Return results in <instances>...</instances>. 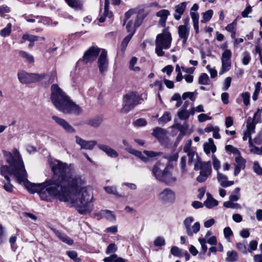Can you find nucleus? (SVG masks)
<instances>
[{"mask_svg":"<svg viewBox=\"0 0 262 262\" xmlns=\"http://www.w3.org/2000/svg\"><path fill=\"white\" fill-rule=\"evenodd\" d=\"M194 169L200 170V174L196 178V181L199 183L205 182L212 173L210 161L203 162L198 160L195 163Z\"/></svg>","mask_w":262,"mask_h":262,"instance_id":"obj_6","label":"nucleus"},{"mask_svg":"<svg viewBox=\"0 0 262 262\" xmlns=\"http://www.w3.org/2000/svg\"><path fill=\"white\" fill-rule=\"evenodd\" d=\"M236 20H234L232 23L228 24L226 26V30L229 32H231L235 31V27L236 26Z\"/></svg>","mask_w":262,"mask_h":262,"instance_id":"obj_62","label":"nucleus"},{"mask_svg":"<svg viewBox=\"0 0 262 262\" xmlns=\"http://www.w3.org/2000/svg\"><path fill=\"white\" fill-rule=\"evenodd\" d=\"M237 253L235 251H229L227 253L226 261L228 262H234L237 259Z\"/></svg>","mask_w":262,"mask_h":262,"instance_id":"obj_32","label":"nucleus"},{"mask_svg":"<svg viewBox=\"0 0 262 262\" xmlns=\"http://www.w3.org/2000/svg\"><path fill=\"white\" fill-rule=\"evenodd\" d=\"M188 157V163H192L193 161L194 158L195 156L198 158V160H201L200 158H199L198 155L194 151H190L186 152Z\"/></svg>","mask_w":262,"mask_h":262,"instance_id":"obj_51","label":"nucleus"},{"mask_svg":"<svg viewBox=\"0 0 262 262\" xmlns=\"http://www.w3.org/2000/svg\"><path fill=\"white\" fill-rule=\"evenodd\" d=\"M147 15V13H139L137 15L135 21V27H139L141 25L143 19L146 17Z\"/></svg>","mask_w":262,"mask_h":262,"instance_id":"obj_37","label":"nucleus"},{"mask_svg":"<svg viewBox=\"0 0 262 262\" xmlns=\"http://www.w3.org/2000/svg\"><path fill=\"white\" fill-rule=\"evenodd\" d=\"M158 199L163 204H172L176 199L175 192L169 188H165L158 194Z\"/></svg>","mask_w":262,"mask_h":262,"instance_id":"obj_9","label":"nucleus"},{"mask_svg":"<svg viewBox=\"0 0 262 262\" xmlns=\"http://www.w3.org/2000/svg\"><path fill=\"white\" fill-rule=\"evenodd\" d=\"M166 134L165 130L160 127H156L152 132V135L156 138L160 139L163 138Z\"/></svg>","mask_w":262,"mask_h":262,"instance_id":"obj_29","label":"nucleus"},{"mask_svg":"<svg viewBox=\"0 0 262 262\" xmlns=\"http://www.w3.org/2000/svg\"><path fill=\"white\" fill-rule=\"evenodd\" d=\"M198 120L200 122H203L208 120L211 119V117L208 116L205 114H201L198 117Z\"/></svg>","mask_w":262,"mask_h":262,"instance_id":"obj_64","label":"nucleus"},{"mask_svg":"<svg viewBox=\"0 0 262 262\" xmlns=\"http://www.w3.org/2000/svg\"><path fill=\"white\" fill-rule=\"evenodd\" d=\"M178 116L181 120H186L188 119L190 113L187 110L180 109L178 112Z\"/></svg>","mask_w":262,"mask_h":262,"instance_id":"obj_39","label":"nucleus"},{"mask_svg":"<svg viewBox=\"0 0 262 262\" xmlns=\"http://www.w3.org/2000/svg\"><path fill=\"white\" fill-rule=\"evenodd\" d=\"M75 139L76 144L80 146L81 149L92 150L95 145H98L95 140L86 141L78 136H75Z\"/></svg>","mask_w":262,"mask_h":262,"instance_id":"obj_13","label":"nucleus"},{"mask_svg":"<svg viewBox=\"0 0 262 262\" xmlns=\"http://www.w3.org/2000/svg\"><path fill=\"white\" fill-rule=\"evenodd\" d=\"M191 144H192V141L191 140H188L185 143V145H184V151L185 152H189V151H192L191 149Z\"/></svg>","mask_w":262,"mask_h":262,"instance_id":"obj_63","label":"nucleus"},{"mask_svg":"<svg viewBox=\"0 0 262 262\" xmlns=\"http://www.w3.org/2000/svg\"><path fill=\"white\" fill-rule=\"evenodd\" d=\"M104 189L106 191V193L108 194H112L117 196L118 197H122L123 196L121 194H119L117 190V187L114 186H108L104 187Z\"/></svg>","mask_w":262,"mask_h":262,"instance_id":"obj_31","label":"nucleus"},{"mask_svg":"<svg viewBox=\"0 0 262 262\" xmlns=\"http://www.w3.org/2000/svg\"><path fill=\"white\" fill-rule=\"evenodd\" d=\"M52 118L67 132L73 133L75 132V129L64 119L56 116H53Z\"/></svg>","mask_w":262,"mask_h":262,"instance_id":"obj_14","label":"nucleus"},{"mask_svg":"<svg viewBox=\"0 0 262 262\" xmlns=\"http://www.w3.org/2000/svg\"><path fill=\"white\" fill-rule=\"evenodd\" d=\"M222 67L219 72L220 75H222L224 73L229 71L231 67V61H224L221 60Z\"/></svg>","mask_w":262,"mask_h":262,"instance_id":"obj_27","label":"nucleus"},{"mask_svg":"<svg viewBox=\"0 0 262 262\" xmlns=\"http://www.w3.org/2000/svg\"><path fill=\"white\" fill-rule=\"evenodd\" d=\"M101 216L109 221L114 222L115 221V215L113 212L108 210H103L100 212Z\"/></svg>","mask_w":262,"mask_h":262,"instance_id":"obj_25","label":"nucleus"},{"mask_svg":"<svg viewBox=\"0 0 262 262\" xmlns=\"http://www.w3.org/2000/svg\"><path fill=\"white\" fill-rule=\"evenodd\" d=\"M67 255L76 262H79L80 259L77 257V253L74 251H68Z\"/></svg>","mask_w":262,"mask_h":262,"instance_id":"obj_54","label":"nucleus"},{"mask_svg":"<svg viewBox=\"0 0 262 262\" xmlns=\"http://www.w3.org/2000/svg\"><path fill=\"white\" fill-rule=\"evenodd\" d=\"M257 123L254 118H252L249 117L247 120V133L251 134L255 132V124Z\"/></svg>","mask_w":262,"mask_h":262,"instance_id":"obj_23","label":"nucleus"},{"mask_svg":"<svg viewBox=\"0 0 262 262\" xmlns=\"http://www.w3.org/2000/svg\"><path fill=\"white\" fill-rule=\"evenodd\" d=\"M3 154L9 165L2 166L0 167V173L7 181L3 186L4 189L8 192H11L13 190L14 186L10 183L9 175L13 176L17 182L21 183L26 180L27 173L17 149H14L13 154L6 150L3 151Z\"/></svg>","mask_w":262,"mask_h":262,"instance_id":"obj_2","label":"nucleus"},{"mask_svg":"<svg viewBox=\"0 0 262 262\" xmlns=\"http://www.w3.org/2000/svg\"><path fill=\"white\" fill-rule=\"evenodd\" d=\"M239 191L240 188L238 187L236 188L232 193V194L229 196V200L236 202L238 201L239 199Z\"/></svg>","mask_w":262,"mask_h":262,"instance_id":"obj_41","label":"nucleus"},{"mask_svg":"<svg viewBox=\"0 0 262 262\" xmlns=\"http://www.w3.org/2000/svg\"><path fill=\"white\" fill-rule=\"evenodd\" d=\"M45 76L46 75L45 73L40 74L36 73H28L24 71L18 72L17 73L19 81L24 84L36 82L39 80L43 79Z\"/></svg>","mask_w":262,"mask_h":262,"instance_id":"obj_7","label":"nucleus"},{"mask_svg":"<svg viewBox=\"0 0 262 262\" xmlns=\"http://www.w3.org/2000/svg\"><path fill=\"white\" fill-rule=\"evenodd\" d=\"M174 127L180 130V135H183V136H185L187 128H188V124L186 123H185L183 125H181L180 124H176L174 125Z\"/></svg>","mask_w":262,"mask_h":262,"instance_id":"obj_43","label":"nucleus"},{"mask_svg":"<svg viewBox=\"0 0 262 262\" xmlns=\"http://www.w3.org/2000/svg\"><path fill=\"white\" fill-rule=\"evenodd\" d=\"M68 5L72 8L79 10L82 8V4L79 0H65Z\"/></svg>","mask_w":262,"mask_h":262,"instance_id":"obj_26","label":"nucleus"},{"mask_svg":"<svg viewBox=\"0 0 262 262\" xmlns=\"http://www.w3.org/2000/svg\"><path fill=\"white\" fill-rule=\"evenodd\" d=\"M257 242L256 241H251L249 244V248L248 251L250 253H252L253 251L255 250L257 247Z\"/></svg>","mask_w":262,"mask_h":262,"instance_id":"obj_53","label":"nucleus"},{"mask_svg":"<svg viewBox=\"0 0 262 262\" xmlns=\"http://www.w3.org/2000/svg\"><path fill=\"white\" fill-rule=\"evenodd\" d=\"M132 37V35H128L127 36H126L125 37V38L123 40V41L121 43V50L124 51L128 43L131 39Z\"/></svg>","mask_w":262,"mask_h":262,"instance_id":"obj_52","label":"nucleus"},{"mask_svg":"<svg viewBox=\"0 0 262 262\" xmlns=\"http://www.w3.org/2000/svg\"><path fill=\"white\" fill-rule=\"evenodd\" d=\"M101 51V49L96 46L90 47L84 53L83 61L88 63L96 60Z\"/></svg>","mask_w":262,"mask_h":262,"instance_id":"obj_11","label":"nucleus"},{"mask_svg":"<svg viewBox=\"0 0 262 262\" xmlns=\"http://www.w3.org/2000/svg\"><path fill=\"white\" fill-rule=\"evenodd\" d=\"M50 165L52 177L42 183H32L26 179L23 182L28 190L31 193H38L42 200L51 201L56 199L69 202L79 213H90L93 209L92 189L83 186L85 179L75 172L74 165L56 159L51 160Z\"/></svg>","mask_w":262,"mask_h":262,"instance_id":"obj_1","label":"nucleus"},{"mask_svg":"<svg viewBox=\"0 0 262 262\" xmlns=\"http://www.w3.org/2000/svg\"><path fill=\"white\" fill-rule=\"evenodd\" d=\"M11 24H8L7 26L0 31V35L2 37H6L8 36L11 32Z\"/></svg>","mask_w":262,"mask_h":262,"instance_id":"obj_45","label":"nucleus"},{"mask_svg":"<svg viewBox=\"0 0 262 262\" xmlns=\"http://www.w3.org/2000/svg\"><path fill=\"white\" fill-rule=\"evenodd\" d=\"M186 159L185 157H183L181 159L180 162V167L183 173H185L187 171V169L186 168Z\"/></svg>","mask_w":262,"mask_h":262,"instance_id":"obj_58","label":"nucleus"},{"mask_svg":"<svg viewBox=\"0 0 262 262\" xmlns=\"http://www.w3.org/2000/svg\"><path fill=\"white\" fill-rule=\"evenodd\" d=\"M147 124L146 120L144 118H139L133 122V125L135 127H141L146 126Z\"/></svg>","mask_w":262,"mask_h":262,"instance_id":"obj_44","label":"nucleus"},{"mask_svg":"<svg viewBox=\"0 0 262 262\" xmlns=\"http://www.w3.org/2000/svg\"><path fill=\"white\" fill-rule=\"evenodd\" d=\"M213 11L212 10H209L203 14V19L201 20L202 23H205L209 21L212 17Z\"/></svg>","mask_w":262,"mask_h":262,"instance_id":"obj_36","label":"nucleus"},{"mask_svg":"<svg viewBox=\"0 0 262 262\" xmlns=\"http://www.w3.org/2000/svg\"><path fill=\"white\" fill-rule=\"evenodd\" d=\"M217 179L220 182V185L223 187H227L234 184L233 181H228L227 177L220 172H217Z\"/></svg>","mask_w":262,"mask_h":262,"instance_id":"obj_19","label":"nucleus"},{"mask_svg":"<svg viewBox=\"0 0 262 262\" xmlns=\"http://www.w3.org/2000/svg\"><path fill=\"white\" fill-rule=\"evenodd\" d=\"M216 149V146L214 144L213 140L211 138L209 139L208 143H206L204 145V150L207 155L210 154L211 151L213 154L214 153Z\"/></svg>","mask_w":262,"mask_h":262,"instance_id":"obj_21","label":"nucleus"},{"mask_svg":"<svg viewBox=\"0 0 262 262\" xmlns=\"http://www.w3.org/2000/svg\"><path fill=\"white\" fill-rule=\"evenodd\" d=\"M249 146L251 147L250 151L254 154L261 155L262 152L260 151L259 148L253 145L251 141V138H250Z\"/></svg>","mask_w":262,"mask_h":262,"instance_id":"obj_47","label":"nucleus"},{"mask_svg":"<svg viewBox=\"0 0 262 262\" xmlns=\"http://www.w3.org/2000/svg\"><path fill=\"white\" fill-rule=\"evenodd\" d=\"M171 120V117L169 112H165L162 116L160 117L158 120L159 124H164L166 122L169 121Z\"/></svg>","mask_w":262,"mask_h":262,"instance_id":"obj_35","label":"nucleus"},{"mask_svg":"<svg viewBox=\"0 0 262 262\" xmlns=\"http://www.w3.org/2000/svg\"><path fill=\"white\" fill-rule=\"evenodd\" d=\"M154 244L156 247L163 246L165 245V241L162 236L157 237L154 242Z\"/></svg>","mask_w":262,"mask_h":262,"instance_id":"obj_48","label":"nucleus"},{"mask_svg":"<svg viewBox=\"0 0 262 262\" xmlns=\"http://www.w3.org/2000/svg\"><path fill=\"white\" fill-rule=\"evenodd\" d=\"M231 80L232 79L230 77H228L225 79L222 88L223 91H226L229 88L231 85Z\"/></svg>","mask_w":262,"mask_h":262,"instance_id":"obj_56","label":"nucleus"},{"mask_svg":"<svg viewBox=\"0 0 262 262\" xmlns=\"http://www.w3.org/2000/svg\"><path fill=\"white\" fill-rule=\"evenodd\" d=\"M236 247L237 249L243 254H247L248 250L247 249V241H244L242 242L237 243Z\"/></svg>","mask_w":262,"mask_h":262,"instance_id":"obj_33","label":"nucleus"},{"mask_svg":"<svg viewBox=\"0 0 262 262\" xmlns=\"http://www.w3.org/2000/svg\"><path fill=\"white\" fill-rule=\"evenodd\" d=\"M38 39V36L27 33L23 35L22 40L20 42V43H23L25 41H28L30 42L29 48H31L33 46L34 42L37 41Z\"/></svg>","mask_w":262,"mask_h":262,"instance_id":"obj_20","label":"nucleus"},{"mask_svg":"<svg viewBox=\"0 0 262 262\" xmlns=\"http://www.w3.org/2000/svg\"><path fill=\"white\" fill-rule=\"evenodd\" d=\"M187 4V2H183L174 7L173 18L174 19L179 20L181 18L182 16L185 11Z\"/></svg>","mask_w":262,"mask_h":262,"instance_id":"obj_15","label":"nucleus"},{"mask_svg":"<svg viewBox=\"0 0 262 262\" xmlns=\"http://www.w3.org/2000/svg\"><path fill=\"white\" fill-rule=\"evenodd\" d=\"M169 160L163 158L157 161L153 166L152 174L155 179L168 185H171L177 181V178L172 174L169 169Z\"/></svg>","mask_w":262,"mask_h":262,"instance_id":"obj_4","label":"nucleus"},{"mask_svg":"<svg viewBox=\"0 0 262 262\" xmlns=\"http://www.w3.org/2000/svg\"><path fill=\"white\" fill-rule=\"evenodd\" d=\"M253 170L257 174H262V168L257 162H255L253 165Z\"/></svg>","mask_w":262,"mask_h":262,"instance_id":"obj_60","label":"nucleus"},{"mask_svg":"<svg viewBox=\"0 0 262 262\" xmlns=\"http://www.w3.org/2000/svg\"><path fill=\"white\" fill-rule=\"evenodd\" d=\"M97 147L108 156L112 158H117L118 156V152L112 148L105 144H98Z\"/></svg>","mask_w":262,"mask_h":262,"instance_id":"obj_18","label":"nucleus"},{"mask_svg":"<svg viewBox=\"0 0 262 262\" xmlns=\"http://www.w3.org/2000/svg\"><path fill=\"white\" fill-rule=\"evenodd\" d=\"M170 15L169 11L167 9H162L158 11L156 13V16L160 18L158 21L159 25L162 27H165L166 20Z\"/></svg>","mask_w":262,"mask_h":262,"instance_id":"obj_16","label":"nucleus"},{"mask_svg":"<svg viewBox=\"0 0 262 262\" xmlns=\"http://www.w3.org/2000/svg\"><path fill=\"white\" fill-rule=\"evenodd\" d=\"M135 25H133V23L132 21H129L126 25V29L127 32L129 33L128 35H132V36H133L135 32Z\"/></svg>","mask_w":262,"mask_h":262,"instance_id":"obj_50","label":"nucleus"},{"mask_svg":"<svg viewBox=\"0 0 262 262\" xmlns=\"http://www.w3.org/2000/svg\"><path fill=\"white\" fill-rule=\"evenodd\" d=\"M223 206L227 208L239 209L241 207L239 204L234 203V202L230 200L225 202Z\"/></svg>","mask_w":262,"mask_h":262,"instance_id":"obj_42","label":"nucleus"},{"mask_svg":"<svg viewBox=\"0 0 262 262\" xmlns=\"http://www.w3.org/2000/svg\"><path fill=\"white\" fill-rule=\"evenodd\" d=\"M253 142L257 145H260L262 143V132L257 134V136L253 139Z\"/></svg>","mask_w":262,"mask_h":262,"instance_id":"obj_61","label":"nucleus"},{"mask_svg":"<svg viewBox=\"0 0 262 262\" xmlns=\"http://www.w3.org/2000/svg\"><path fill=\"white\" fill-rule=\"evenodd\" d=\"M97 64L99 72L101 74H103L107 70L108 60L107 58V51L105 50L102 49L98 59Z\"/></svg>","mask_w":262,"mask_h":262,"instance_id":"obj_12","label":"nucleus"},{"mask_svg":"<svg viewBox=\"0 0 262 262\" xmlns=\"http://www.w3.org/2000/svg\"><path fill=\"white\" fill-rule=\"evenodd\" d=\"M199 242L201 245L202 252L203 253H205L207 251L208 249L207 246L206 245V242L205 239L204 238H199Z\"/></svg>","mask_w":262,"mask_h":262,"instance_id":"obj_59","label":"nucleus"},{"mask_svg":"<svg viewBox=\"0 0 262 262\" xmlns=\"http://www.w3.org/2000/svg\"><path fill=\"white\" fill-rule=\"evenodd\" d=\"M140 99L134 93L131 92L127 94L124 97V102L122 111L128 113L134 106L139 103Z\"/></svg>","mask_w":262,"mask_h":262,"instance_id":"obj_8","label":"nucleus"},{"mask_svg":"<svg viewBox=\"0 0 262 262\" xmlns=\"http://www.w3.org/2000/svg\"><path fill=\"white\" fill-rule=\"evenodd\" d=\"M207 199L204 202L205 206L208 208H212L218 205V201L213 199L209 193H207Z\"/></svg>","mask_w":262,"mask_h":262,"instance_id":"obj_22","label":"nucleus"},{"mask_svg":"<svg viewBox=\"0 0 262 262\" xmlns=\"http://www.w3.org/2000/svg\"><path fill=\"white\" fill-rule=\"evenodd\" d=\"M102 121V118L101 117H98L89 120L88 123L93 127H97L101 124Z\"/></svg>","mask_w":262,"mask_h":262,"instance_id":"obj_38","label":"nucleus"},{"mask_svg":"<svg viewBox=\"0 0 262 262\" xmlns=\"http://www.w3.org/2000/svg\"><path fill=\"white\" fill-rule=\"evenodd\" d=\"M199 83L200 84L208 85L210 83L209 76L206 73H203L199 78Z\"/></svg>","mask_w":262,"mask_h":262,"instance_id":"obj_34","label":"nucleus"},{"mask_svg":"<svg viewBox=\"0 0 262 262\" xmlns=\"http://www.w3.org/2000/svg\"><path fill=\"white\" fill-rule=\"evenodd\" d=\"M236 162L235 166L242 168L244 169L245 168L246 160L241 156H236L235 158Z\"/></svg>","mask_w":262,"mask_h":262,"instance_id":"obj_40","label":"nucleus"},{"mask_svg":"<svg viewBox=\"0 0 262 262\" xmlns=\"http://www.w3.org/2000/svg\"><path fill=\"white\" fill-rule=\"evenodd\" d=\"M54 233L63 242L69 245H72L73 244V241L68 237L67 235L62 233L58 230H54Z\"/></svg>","mask_w":262,"mask_h":262,"instance_id":"obj_24","label":"nucleus"},{"mask_svg":"<svg viewBox=\"0 0 262 262\" xmlns=\"http://www.w3.org/2000/svg\"><path fill=\"white\" fill-rule=\"evenodd\" d=\"M51 100L55 107L64 114L79 115L81 112V108L57 84L51 86Z\"/></svg>","mask_w":262,"mask_h":262,"instance_id":"obj_3","label":"nucleus"},{"mask_svg":"<svg viewBox=\"0 0 262 262\" xmlns=\"http://www.w3.org/2000/svg\"><path fill=\"white\" fill-rule=\"evenodd\" d=\"M190 27L179 26L178 27V34L179 37L182 39L183 44H185L189 36Z\"/></svg>","mask_w":262,"mask_h":262,"instance_id":"obj_17","label":"nucleus"},{"mask_svg":"<svg viewBox=\"0 0 262 262\" xmlns=\"http://www.w3.org/2000/svg\"><path fill=\"white\" fill-rule=\"evenodd\" d=\"M232 52L229 49H226L222 54L221 60L231 61Z\"/></svg>","mask_w":262,"mask_h":262,"instance_id":"obj_46","label":"nucleus"},{"mask_svg":"<svg viewBox=\"0 0 262 262\" xmlns=\"http://www.w3.org/2000/svg\"><path fill=\"white\" fill-rule=\"evenodd\" d=\"M172 37L167 28L164 29L162 32L157 36L156 40V53L158 56H163L165 53L163 49L170 48Z\"/></svg>","mask_w":262,"mask_h":262,"instance_id":"obj_5","label":"nucleus"},{"mask_svg":"<svg viewBox=\"0 0 262 262\" xmlns=\"http://www.w3.org/2000/svg\"><path fill=\"white\" fill-rule=\"evenodd\" d=\"M19 55L27 62L30 63H33L34 61L33 56L31 54L24 51H19Z\"/></svg>","mask_w":262,"mask_h":262,"instance_id":"obj_30","label":"nucleus"},{"mask_svg":"<svg viewBox=\"0 0 262 262\" xmlns=\"http://www.w3.org/2000/svg\"><path fill=\"white\" fill-rule=\"evenodd\" d=\"M212 159L214 169L217 171V172H219V170L221 167L220 161L216 158L214 155L212 156Z\"/></svg>","mask_w":262,"mask_h":262,"instance_id":"obj_49","label":"nucleus"},{"mask_svg":"<svg viewBox=\"0 0 262 262\" xmlns=\"http://www.w3.org/2000/svg\"><path fill=\"white\" fill-rule=\"evenodd\" d=\"M117 247L114 243L110 244L107 247L106 250V254H109L112 253H114L117 250Z\"/></svg>","mask_w":262,"mask_h":262,"instance_id":"obj_55","label":"nucleus"},{"mask_svg":"<svg viewBox=\"0 0 262 262\" xmlns=\"http://www.w3.org/2000/svg\"><path fill=\"white\" fill-rule=\"evenodd\" d=\"M194 221V219L193 217L188 216L183 222L186 233L190 236L197 233L200 229V224L199 222H195L192 226H191Z\"/></svg>","mask_w":262,"mask_h":262,"instance_id":"obj_10","label":"nucleus"},{"mask_svg":"<svg viewBox=\"0 0 262 262\" xmlns=\"http://www.w3.org/2000/svg\"><path fill=\"white\" fill-rule=\"evenodd\" d=\"M170 252L171 254H172L174 256L178 257H180L181 256V250L178 247H172L170 250Z\"/></svg>","mask_w":262,"mask_h":262,"instance_id":"obj_57","label":"nucleus"},{"mask_svg":"<svg viewBox=\"0 0 262 262\" xmlns=\"http://www.w3.org/2000/svg\"><path fill=\"white\" fill-rule=\"evenodd\" d=\"M126 150L132 154L139 157L143 161L146 162L148 161V158L143 156V154L141 152L133 149L131 147L126 148Z\"/></svg>","mask_w":262,"mask_h":262,"instance_id":"obj_28","label":"nucleus"}]
</instances>
